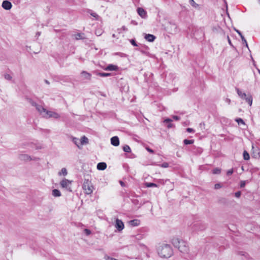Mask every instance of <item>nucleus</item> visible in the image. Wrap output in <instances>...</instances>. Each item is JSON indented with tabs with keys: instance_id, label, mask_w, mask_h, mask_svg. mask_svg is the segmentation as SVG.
I'll return each instance as SVG.
<instances>
[{
	"instance_id": "nucleus-12",
	"label": "nucleus",
	"mask_w": 260,
	"mask_h": 260,
	"mask_svg": "<svg viewBox=\"0 0 260 260\" xmlns=\"http://www.w3.org/2000/svg\"><path fill=\"white\" fill-rule=\"evenodd\" d=\"M111 143L114 146H117L119 145V140L118 137L114 136L111 138Z\"/></svg>"
},
{
	"instance_id": "nucleus-47",
	"label": "nucleus",
	"mask_w": 260,
	"mask_h": 260,
	"mask_svg": "<svg viewBox=\"0 0 260 260\" xmlns=\"http://www.w3.org/2000/svg\"><path fill=\"white\" fill-rule=\"evenodd\" d=\"M90 15H91L92 16H93V17H95V18H98V15L96 13H91L90 14Z\"/></svg>"
},
{
	"instance_id": "nucleus-23",
	"label": "nucleus",
	"mask_w": 260,
	"mask_h": 260,
	"mask_svg": "<svg viewBox=\"0 0 260 260\" xmlns=\"http://www.w3.org/2000/svg\"><path fill=\"white\" fill-rule=\"evenodd\" d=\"M83 33H78L74 35L76 40L84 39L85 36Z\"/></svg>"
},
{
	"instance_id": "nucleus-9",
	"label": "nucleus",
	"mask_w": 260,
	"mask_h": 260,
	"mask_svg": "<svg viewBox=\"0 0 260 260\" xmlns=\"http://www.w3.org/2000/svg\"><path fill=\"white\" fill-rule=\"evenodd\" d=\"M204 36V33L202 29L200 28L198 29L194 33V36L197 37V39H202Z\"/></svg>"
},
{
	"instance_id": "nucleus-29",
	"label": "nucleus",
	"mask_w": 260,
	"mask_h": 260,
	"mask_svg": "<svg viewBox=\"0 0 260 260\" xmlns=\"http://www.w3.org/2000/svg\"><path fill=\"white\" fill-rule=\"evenodd\" d=\"M123 150L125 152H130L131 151V148L127 145H125L123 147Z\"/></svg>"
},
{
	"instance_id": "nucleus-6",
	"label": "nucleus",
	"mask_w": 260,
	"mask_h": 260,
	"mask_svg": "<svg viewBox=\"0 0 260 260\" xmlns=\"http://www.w3.org/2000/svg\"><path fill=\"white\" fill-rule=\"evenodd\" d=\"M44 117L48 118H54L55 119H58L60 117L59 115L55 112H52L50 111H48L47 110L44 116Z\"/></svg>"
},
{
	"instance_id": "nucleus-53",
	"label": "nucleus",
	"mask_w": 260,
	"mask_h": 260,
	"mask_svg": "<svg viewBox=\"0 0 260 260\" xmlns=\"http://www.w3.org/2000/svg\"><path fill=\"white\" fill-rule=\"evenodd\" d=\"M228 41H229V44H230V45H232V44H231V40H230V39L229 37H228Z\"/></svg>"
},
{
	"instance_id": "nucleus-25",
	"label": "nucleus",
	"mask_w": 260,
	"mask_h": 260,
	"mask_svg": "<svg viewBox=\"0 0 260 260\" xmlns=\"http://www.w3.org/2000/svg\"><path fill=\"white\" fill-rule=\"evenodd\" d=\"M172 121V120L170 118H167L164 120V122L166 123H168L167 127L169 128H170L172 127H173V124H172L171 122Z\"/></svg>"
},
{
	"instance_id": "nucleus-37",
	"label": "nucleus",
	"mask_w": 260,
	"mask_h": 260,
	"mask_svg": "<svg viewBox=\"0 0 260 260\" xmlns=\"http://www.w3.org/2000/svg\"><path fill=\"white\" fill-rule=\"evenodd\" d=\"M84 233L86 235H89L90 234H91V231L90 230L87 229H84Z\"/></svg>"
},
{
	"instance_id": "nucleus-44",
	"label": "nucleus",
	"mask_w": 260,
	"mask_h": 260,
	"mask_svg": "<svg viewBox=\"0 0 260 260\" xmlns=\"http://www.w3.org/2000/svg\"><path fill=\"white\" fill-rule=\"evenodd\" d=\"M173 118L175 120H179L180 119V117L178 116H176V115H174L173 116Z\"/></svg>"
},
{
	"instance_id": "nucleus-24",
	"label": "nucleus",
	"mask_w": 260,
	"mask_h": 260,
	"mask_svg": "<svg viewBox=\"0 0 260 260\" xmlns=\"http://www.w3.org/2000/svg\"><path fill=\"white\" fill-rule=\"evenodd\" d=\"M52 195L54 197H59L61 196V193L60 191L57 189H54L52 190Z\"/></svg>"
},
{
	"instance_id": "nucleus-40",
	"label": "nucleus",
	"mask_w": 260,
	"mask_h": 260,
	"mask_svg": "<svg viewBox=\"0 0 260 260\" xmlns=\"http://www.w3.org/2000/svg\"><path fill=\"white\" fill-rule=\"evenodd\" d=\"M161 167L167 168L169 167V164L167 162H164L161 165Z\"/></svg>"
},
{
	"instance_id": "nucleus-28",
	"label": "nucleus",
	"mask_w": 260,
	"mask_h": 260,
	"mask_svg": "<svg viewBox=\"0 0 260 260\" xmlns=\"http://www.w3.org/2000/svg\"><path fill=\"white\" fill-rule=\"evenodd\" d=\"M194 143L193 140H188V139H185L183 140V143L185 145H189V144H192Z\"/></svg>"
},
{
	"instance_id": "nucleus-27",
	"label": "nucleus",
	"mask_w": 260,
	"mask_h": 260,
	"mask_svg": "<svg viewBox=\"0 0 260 260\" xmlns=\"http://www.w3.org/2000/svg\"><path fill=\"white\" fill-rule=\"evenodd\" d=\"M243 155L244 159L246 160L249 159V158H250L249 154L246 151H245V150L244 151Z\"/></svg>"
},
{
	"instance_id": "nucleus-17",
	"label": "nucleus",
	"mask_w": 260,
	"mask_h": 260,
	"mask_svg": "<svg viewBox=\"0 0 260 260\" xmlns=\"http://www.w3.org/2000/svg\"><path fill=\"white\" fill-rule=\"evenodd\" d=\"M235 30L239 34V35L240 36V37H241V38L242 39V41L243 42V43H244L245 44V46L247 47H248V44L247 43V41H246V39H245L244 37L242 35L241 32L240 30H238V29H235Z\"/></svg>"
},
{
	"instance_id": "nucleus-4",
	"label": "nucleus",
	"mask_w": 260,
	"mask_h": 260,
	"mask_svg": "<svg viewBox=\"0 0 260 260\" xmlns=\"http://www.w3.org/2000/svg\"><path fill=\"white\" fill-rule=\"evenodd\" d=\"M83 188L85 191L86 193L90 194L92 192L93 187L88 180L85 179L83 184Z\"/></svg>"
},
{
	"instance_id": "nucleus-2",
	"label": "nucleus",
	"mask_w": 260,
	"mask_h": 260,
	"mask_svg": "<svg viewBox=\"0 0 260 260\" xmlns=\"http://www.w3.org/2000/svg\"><path fill=\"white\" fill-rule=\"evenodd\" d=\"M172 243L174 247L177 248L181 252L187 253L189 250L186 242L179 238H174L172 240Z\"/></svg>"
},
{
	"instance_id": "nucleus-32",
	"label": "nucleus",
	"mask_w": 260,
	"mask_h": 260,
	"mask_svg": "<svg viewBox=\"0 0 260 260\" xmlns=\"http://www.w3.org/2000/svg\"><path fill=\"white\" fill-rule=\"evenodd\" d=\"M221 172V169L218 168L214 169L212 171V173L214 174H219Z\"/></svg>"
},
{
	"instance_id": "nucleus-38",
	"label": "nucleus",
	"mask_w": 260,
	"mask_h": 260,
	"mask_svg": "<svg viewBox=\"0 0 260 260\" xmlns=\"http://www.w3.org/2000/svg\"><path fill=\"white\" fill-rule=\"evenodd\" d=\"M241 195V192L240 191H238L235 192V196L238 198H240Z\"/></svg>"
},
{
	"instance_id": "nucleus-22",
	"label": "nucleus",
	"mask_w": 260,
	"mask_h": 260,
	"mask_svg": "<svg viewBox=\"0 0 260 260\" xmlns=\"http://www.w3.org/2000/svg\"><path fill=\"white\" fill-rule=\"evenodd\" d=\"M88 143V139L85 136L81 137L80 140V144L81 145H83L85 144H87Z\"/></svg>"
},
{
	"instance_id": "nucleus-10",
	"label": "nucleus",
	"mask_w": 260,
	"mask_h": 260,
	"mask_svg": "<svg viewBox=\"0 0 260 260\" xmlns=\"http://www.w3.org/2000/svg\"><path fill=\"white\" fill-rule=\"evenodd\" d=\"M137 12L142 18H146L147 17V12L144 9L138 8L137 9Z\"/></svg>"
},
{
	"instance_id": "nucleus-50",
	"label": "nucleus",
	"mask_w": 260,
	"mask_h": 260,
	"mask_svg": "<svg viewBox=\"0 0 260 260\" xmlns=\"http://www.w3.org/2000/svg\"><path fill=\"white\" fill-rule=\"evenodd\" d=\"M120 184H121V185L122 186H124V185H125V184H124V183L123 181H120Z\"/></svg>"
},
{
	"instance_id": "nucleus-11",
	"label": "nucleus",
	"mask_w": 260,
	"mask_h": 260,
	"mask_svg": "<svg viewBox=\"0 0 260 260\" xmlns=\"http://www.w3.org/2000/svg\"><path fill=\"white\" fill-rule=\"evenodd\" d=\"M37 110L40 113L41 115H42L43 117L44 116L45 113L47 111V109L43 107L42 106L38 105L37 107L36 108Z\"/></svg>"
},
{
	"instance_id": "nucleus-20",
	"label": "nucleus",
	"mask_w": 260,
	"mask_h": 260,
	"mask_svg": "<svg viewBox=\"0 0 260 260\" xmlns=\"http://www.w3.org/2000/svg\"><path fill=\"white\" fill-rule=\"evenodd\" d=\"M118 69L117 67L116 66L113 65V64H109L106 68L105 70L107 71H116Z\"/></svg>"
},
{
	"instance_id": "nucleus-13",
	"label": "nucleus",
	"mask_w": 260,
	"mask_h": 260,
	"mask_svg": "<svg viewBox=\"0 0 260 260\" xmlns=\"http://www.w3.org/2000/svg\"><path fill=\"white\" fill-rule=\"evenodd\" d=\"M128 223L132 226H137L140 224V220L137 219H133L128 221Z\"/></svg>"
},
{
	"instance_id": "nucleus-43",
	"label": "nucleus",
	"mask_w": 260,
	"mask_h": 260,
	"mask_svg": "<svg viewBox=\"0 0 260 260\" xmlns=\"http://www.w3.org/2000/svg\"><path fill=\"white\" fill-rule=\"evenodd\" d=\"M245 185V181H242L240 182V187L242 188L244 187Z\"/></svg>"
},
{
	"instance_id": "nucleus-21",
	"label": "nucleus",
	"mask_w": 260,
	"mask_h": 260,
	"mask_svg": "<svg viewBox=\"0 0 260 260\" xmlns=\"http://www.w3.org/2000/svg\"><path fill=\"white\" fill-rule=\"evenodd\" d=\"M72 141L79 149L81 148V147L80 145V140H79L77 138L72 137Z\"/></svg>"
},
{
	"instance_id": "nucleus-52",
	"label": "nucleus",
	"mask_w": 260,
	"mask_h": 260,
	"mask_svg": "<svg viewBox=\"0 0 260 260\" xmlns=\"http://www.w3.org/2000/svg\"><path fill=\"white\" fill-rule=\"evenodd\" d=\"M45 82L48 85L50 84V82L47 80H45Z\"/></svg>"
},
{
	"instance_id": "nucleus-14",
	"label": "nucleus",
	"mask_w": 260,
	"mask_h": 260,
	"mask_svg": "<svg viewBox=\"0 0 260 260\" xmlns=\"http://www.w3.org/2000/svg\"><path fill=\"white\" fill-rule=\"evenodd\" d=\"M96 168L99 170H104L107 168V164L104 162H99Z\"/></svg>"
},
{
	"instance_id": "nucleus-45",
	"label": "nucleus",
	"mask_w": 260,
	"mask_h": 260,
	"mask_svg": "<svg viewBox=\"0 0 260 260\" xmlns=\"http://www.w3.org/2000/svg\"><path fill=\"white\" fill-rule=\"evenodd\" d=\"M146 149L148 152H149L151 153H154V151L152 149H151V148H150L149 147H146Z\"/></svg>"
},
{
	"instance_id": "nucleus-56",
	"label": "nucleus",
	"mask_w": 260,
	"mask_h": 260,
	"mask_svg": "<svg viewBox=\"0 0 260 260\" xmlns=\"http://www.w3.org/2000/svg\"><path fill=\"white\" fill-rule=\"evenodd\" d=\"M113 37H115V35H114V34H113Z\"/></svg>"
},
{
	"instance_id": "nucleus-54",
	"label": "nucleus",
	"mask_w": 260,
	"mask_h": 260,
	"mask_svg": "<svg viewBox=\"0 0 260 260\" xmlns=\"http://www.w3.org/2000/svg\"><path fill=\"white\" fill-rule=\"evenodd\" d=\"M224 1V2L225 3V5H226V6L227 7V3L226 2V1L225 0H223Z\"/></svg>"
},
{
	"instance_id": "nucleus-41",
	"label": "nucleus",
	"mask_w": 260,
	"mask_h": 260,
	"mask_svg": "<svg viewBox=\"0 0 260 260\" xmlns=\"http://www.w3.org/2000/svg\"><path fill=\"white\" fill-rule=\"evenodd\" d=\"M233 173V170L231 169L228 171L226 174L228 176H230Z\"/></svg>"
},
{
	"instance_id": "nucleus-35",
	"label": "nucleus",
	"mask_w": 260,
	"mask_h": 260,
	"mask_svg": "<svg viewBox=\"0 0 260 260\" xmlns=\"http://www.w3.org/2000/svg\"><path fill=\"white\" fill-rule=\"evenodd\" d=\"M146 186L148 187H157V184L154 183H146Z\"/></svg>"
},
{
	"instance_id": "nucleus-3",
	"label": "nucleus",
	"mask_w": 260,
	"mask_h": 260,
	"mask_svg": "<svg viewBox=\"0 0 260 260\" xmlns=\"http://www.w3.org/2000/svg\"><path fill=\"white\" fill-rule=\"evenodd\" d=\"M237 94L242 99L245 100L246 102L248 103L249 106H251L252 104V98L251 95L247 96L244 92H242L238 88H236Z\"/></svg>"
},
{
	"instance_id": "nucleus-26",
	"label": "nucleus",
	"mask_w": 260,
	"mask_h": 260,
	"mask_svg": "<svg viewBox=\"0 0 260 260\" xmlns=\"http://www.w3.org/2000/svg\"><path fill=\"white\" fill-rule=\"evenodd\" d=\"M68 174V172L67 169L65 168H63L61 169V171L58 172V174L59 176L63 175L64 176H66Z\"/></svg>"
},
{
	"instance_id": "nucleus-36",
	"label": "nucleus",
	"mask_w": 260,
	"mask_h": 260,
	"mask_svg": "<svg viewBox=\"0 0 260 260\" xmlns=\"http://www.w3.org/2000/svg\"><path fill=\"white\" fill-rule=\"evenodd\" d=\"M29 102L30 103V104L32 106H34L36 108L37 107V106H38V104H37L35 102L33 101L31 99H29Z\"/></svg>"
},
{
	"instance_id": "nucleus-34",
	"label": "nucleus",
	"mask_w": 260,
	"mask_h": 260,
	"mask_svg": "<svg viewBox=\"0 0 260 260\" xmlns=\"http://www.w3.org/2000/svg\"><path fill=\"white\" fill-rule=\"evenodd\" d=\"M236 121L238 123V124H245V122L242 118H237L236 119Z\"/></svg>"
},
{
	"instance_id": "nucleus-16",
	"label": "nucleus",
	"mask_w": 260,
	"mask_h": 260,
	"mask_svg": "<svg viewBox=\"0 0 260 260\" xmlns=\"http://www.w3.org/2000/svg\"><path fill=\"white\" fill-rule=\"evenodd\" d=\"M252 150L254 157L257 158L260 156V150L258 148H254V147L252 146Z\"/></svg>"
},
{
	"instance_id": "nucleus-18",
	"label": "nucleus",
	"mask_w": 260,
	"mask_h": 260,
	"mask_svg": "<svg viewBox=\"0 0 260 260\" xmlns=\"http://www.w3.org/2000/svg\"><path fill=\"white\" fill-rule=\"evenodd\" d=\"M194 226V230H203L205 229V226L204 225H201L200 223H197L193 225Z\"/></svg>"
},
{
	"instance_id": "nucleus-48",
	"label": "nucleus",
	"mask_w": 260,
	"mask_h": 260,
	"mask_svg": "<svg viewBox=\"0 0 260 260\" xmlns=\"http://www.w3.org/2000/svg\"><path fill=\"white\" fill-rule=\"evenodd\" d=\"M22 156L24 157V159H30V156L27 155H23Z\"/></svg>"
},
{
	"instance_id": "nucleus-39",
	"label": "nucleus",
	"mask_w": 260,
	"mask_h": 260,
	"mask_svg": "<svg viewBox=\"0 0 260 260\" xmlns=\"http://www.w3.org/2000/svg\"><path fill=\"white\" fill-rule=\"evenodd\" d=\"M130 42H131V44H132L133 46H138V45H137V44L136 42V41H135V40H134V39H132V40H130Z\"/></svg>"
},
{
	"instance_id": "nucleus-57",
	"label": "nucleus",
	"mask_w": 260,
	"mask_h": 260,
	"mask_svg": "<svg viewBox=\"0 0 260 260\" xmlns=\"http://www.w3.org/2000/svg\"><path fill=\"white\" fill-rule=\"evenodd\" d=\"M258 3L260 4V0H258Z\"/></svg>"
},
{
	"instance_id": "nucleus-1",
	"label": "nucleus",
	"mask_w": 260,
	"mask_h": 260,
	"mask_svg": "<svg viewBox=\"0 0 260 260\" xmlns=\"http://www.w3.org/2000/svg\"><path fill=\"white\" fill-rule=\"evenodd\" d=\"M158 255L164 258H169L173 254V249L170 245L165 243L159 244L157 248Z\"/></svg>"
},
{
	"instance_id": "nucleus-8",
	"label": "nucleus",
	"mask_w": 260,
	"mask_h": 260,
	"mask_svg": "<svg viewBox=\"0 0 260 260\" xmlns=\"http://www.w3.org/2000/svg\"><path fill=\"white\" fill-rule=\"evenodd\" d=\"M115 227L117 229L118 231H121L124 228V224L123 222L120 219H117L116 220V224Z\"/></svg>"
},
{
	"instance_id": "nucleus-51",
	"label": "nucleus",
	"mask_w": 260,
	"mask_h": 260,
	"mask_svg": "<svg viewBox=\"0 0 260 260\" xmlns=\"http://www.w3.org/2000/svg\"><path fill=\"white\" fill-rule=\"evenodd\" d=\"M122 28L124 30H127V28H126V27L125 26H123Z\"/></svg>"
},
{
	"instance_id": "nucleus-15",
	"label": "nucleus",
	"mask_w": 260,
	"mask_h": 260,
	"mask_svg": "<svg viewBox=\"0 0 260 260\" xmlns=\"http://www.w3.org/2000/svg\"><path fill=\"white\" fill-rule=\"evenodd\" d=\"M145 39L150 42H152L154 41L156 37L151 34H145Z\"/></svg>"
},
{
	"instance_id": "nucleus-30",
	"label": "nucleus",
	"mask_w": 260,
	"mask_h": 260,
	"mask_svg": "<svg viewBox=\"0 0 260 260\" xmlns=\"http://www.w3.org/2000/svg\"><path fill=\"white\" fill-rule=\"evenodd\" d=\"M97 75L100 76V77H105L110 76L111 75V74L107 73H98Z\"/></svg>"
},
{
	"instance_id": "nucleus-46",
	"label": "nucleus",
	"mask_w": 260,
	"mask_h": 260,
	"mask_svg": "<svg viewBox=\"0 0 260 260\" xmlns=\"http://www.w3.org/2000/svg\"><path fill=\"white\" fill-rule=\"evenodd\" d=\"M186 131L188 133H192L194 132V130L191 128H186Z\"/></svg>"
},
{
	"instance_id": "nucleus-19",
	"label": "nucleus",
	"mask_w": 260,
	"mask_h": 260,
	"mask_svg": "<svg viewBox=\"0 0 260 260\" xmlns=\"http://www.w3.org/2000/svg\"><path fill=\"white\" fill-rule=\"evenodd\" d=\"M81 74L85 79L90 80L91 78V75L86 71H82Z\"/></svg>"
},
{
	"instance_id": "nucleus-31",
	"label": "nucleus",
	"mask_w": 260,
	"mask_h": 260,
	"mask_svg": "<svg viewBox=\"0 0 260 260\" xmlns=\"http://www.w3.org/2000/svg\"><path fill=\"white\" fill-rule=\"evenodd\" d=\"M189 4L194 8H197L199 7V5L196 4L194 0H189Z\"/></svg>"
},
{
	"instance_id": "nucleus-55",
	"label": "nucleus",
	"mask_w": 260,
	"mask_h": 260,
	"mask_svg": "<svg viewBox=\"0 0 260 260\" xmlns=\"http://www.w3.org/2000/svg\"><path fill=\"white\" fill-rule=\"evenodd\" d=\"M37 35H38V36H40V32H38L37 33Z\"/></svg>"
},
{
	"instance_id": "nucleus-5",
	"label": "nucleus",
	"mask_w": 260,
	"mask_h": 260,
	"mask_svg": "<svg viewBox=\"0 0 260 260\" xmlns=\"http://www.w3.org/2000/svg\"><path fill=\"white\" fill-rule=\"evenodd\" d=\"M72 183V181H70L68 179L64 178L62 181H60V186L62 188H64L67 189L69 191H72L71 184Z\"/></svg>"
},
{
	"instance_id": "nucleus-49",
	"label": "nucleus",
	"mask_w": 260,
	"mask_h": 260,
	"mask_svg": "<svg viewBox=\"0 0 260 260\" xmlns=\"http://www.w3.org/2000/svg\"><path fill=\"white\" fill-rule=\"evenodd\" d=\"M226 102L229 104H230L231 103V100L229 99H226Z\"/></svg>"
},
{
	"instance_id": "nucleus-33",
	"label": "nucleus",
	"mask_w": 260,
	"mask_h": 260,
	"mask_svg": "<svg viewBox=\"0 0 260 260\" xmlns=\"http://www.w3.org/2000/svg\"><path fill=\"white\" fill-rule=\"evenodd\" d=\"M4 78L6 80H9V81H10L12 79V77L9 74H5Z\"/></svg>"
},
{
	"instance_id": "nucleus-7",
	"label": "nucleus",
	"mask_w": 260,
	"mask_h": 260,
	"mask_svg": "<svg viewBox=\"0 0 260 260\" xmlns=\"http://www.w3.org/2000/svg\"><path fill=\"white\" fill-rule=\"evenodd\" d=\"M2 6L5 10H9L12 8V5L9 1L5 0L3 2Z\"/></svg>"
},
{
	"instance_id": "nucleus-42",
	"label": "nucleus",
	"mask_w": 260,
	"mask_h": 260,
	"mask_svg": "<svg viewBox=\"0 0 260 260\" xmlns=\"http://www.w3.org/2000/svg\"><path fill=\"white\" fill-rule=\"evenodd\" d=\"M221 187V186L220 184L217 183L215 184L214 188L216 189H219Z\"/></svg>"
}]
</instances>
